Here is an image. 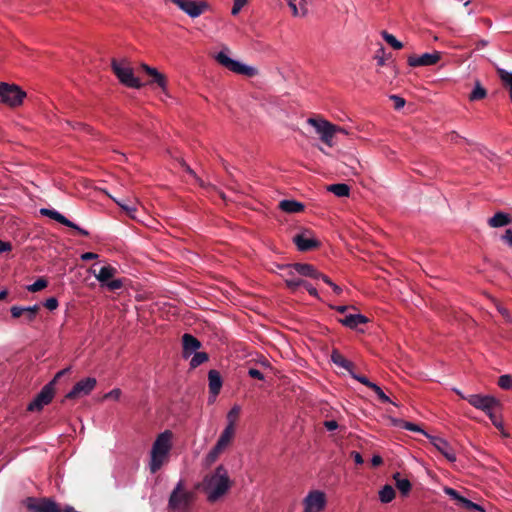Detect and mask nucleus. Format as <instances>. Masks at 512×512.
<instances>
[{
	"label": "nucleus",
	"mask_w": 512,
	"mask_h": 512,
	"mask_svg": "<svg viewBox=\"0 0 512 512\" xmlns=\"http://www.w3.org/2000/svg\"><path fill=\"white\" fill-rule=\"evenodd\" d=\"M231 484L226 468L223 465H219L214 473L206 475L203 480L208 501L216 502L228 492Z\"/></svg>",
	"instance_id": "obj_1"
},
{
	"label": "nucleus",
	"mask_w": 512,
	"mask_h": 512,
	"mask_svg": "<svg viewBox=\"0 0 512 512\" xmlns=\"http://www.w3.org/2000/svg\"><path fill=\"white\" fill-rule=\"evenodd\" d=\"M172 432L166 430L160 433L154 441L151 449V459L149 468L151 473H156L167 459L171 450Z\"/></svg>",
	"instance_id": "obj_2"
},
{
	"label": "nucleus",
	"mask_w": 512,
	"mask_h": 512,
	"mask_svg": "<svg viewBox=\"0 0 512 512\" xmlns=\"http://www.w3.org/2000/svg\"><path fill=\"white\" fill-rule=\"evenodd\" d=\"M71 367L64 368L56 373L54 378L48 382L41 391L36 395L34 400L28 405L29 411H40L45 405H48L55 395L56 383L66 375H69Z\"/></svg>",
	"instance_id": "obj_3"
},
{
	"label": "nucleus",
	"mask_w": 512,
	"mask_h": 512,
	"mask_svg": "<svg viewBox=\"0 0 512 512\" xmlns=\"http://www.w3.org/2000/svg\"><path fill=\"white\" fill-rule=\"evenodd\" d=\"M193 500V492L185 490L184 483L180 480L170 494L168 507L176 512H188Z\"/></svg>",
	"instance_id": "obj_4"
},
{
	"label": "nucleus",
	"mask_w": 512,
	"mask_h": 512,
	"mask_svg": "<svg viewBox=\"0 0 512 512\" xmlns=\"http://www.w3.org/2000/svg\"><path fill=\"white\" fill-rule=\"evenodd\" d=\"M111 68L123 85L135 89L142 87V83L134 76L133 69L129 66L127 60L123 59L118 61L116 59H112Z\"/></svg>",
	"instance_id": "obj_5"
},
{
	"label": "nucleus",
	"mask_w": 512,
	"mask_h": 512,
	"mask_svg": "<svg viewBox=\"0 0 512 512\" xmlns=\"http://www.w3.org/2000/svg\"><path fill=\"white\" fill-rule=\"evenodd\" d=\"M26 93L15 84L0 82V99L3 103L17 107L22 104Z\"/></svg>",
	"instance_id": "obj_6"
},
{
	"label": "nucleus",
	"mask_w": 512,
	"mask_h": 512,
	"mask_svg": "<svg viewBox=\"0 0 512 512\" xmlns=\"http://www.w3.org/2000/svg\"><path fill=\"white\" fill-rule=\"evenodd\" d=\"M463 399L468 401V403L474 408L483 411L485 414L490 412V410H495L501 406L500 401L490 395L471 394L467 397H463Z\"/></svg>",
	"instance_id": "obj_7"
},
{
	"label": "nucleus",
	"mask_w": 512,
	"mask_h": 512,
	"mask_svg": "<svg viewBox=\"0 0 512 512\" xmlns=\"http://www.w3.org/2000/svg\"><path fill=\"white\" fill-rule=\"evenodd\" d=\"M216 60L222 66H224L225 68L229 69L230 71H232L234 73L246 75L249 77H252L256 74V69L254 67L246 66L236 60L231 59L223 51H221L217 54Z\"/></svg>",
	"instance_id": "obj_8"
},
{
	"label": "nucleus",
	"mask_w": 512,
	"mask_h": 512,
	"mask_svg": "<svg viewBox=\"0 0 512 512\" xmlns=\"http://www.w3.org/2000/svg\"><path fill=\"white\" fill-rule=\"evenodd\" d=\"M277 268L283 271L280 276L283 278L289 291L296 293L301 284H304V279L296 276L298 274L293 267V263L277 265Z\"/></svg>",
	"instance_id": "obj_9"
},
{
	"label": "nucleus",
	"mask_w": 512,
	"mask_h": 512,
	"mask_svg": "<svg viewBox=\"0 0 512 512\" xmlns=\"http://www.w3.org/2000/svg\"><path fill=\"white\" fill-rule=\"evenodd\" d=\"M308 123L316 129V132L320 134V138L325 144L332 146V138L337 132L336 125L326 120H317L314 118H309Z\"/></svg>",
	"instance_id": "obj_10"
},
{
	"label": "nucleus",
	"mask_w": 512,
	"mask_h": 512,
	"mask_svg": "<svg viewBox=\"0 0 512 512\" xmlns=\"http://www.w3.org/2000/svg\"><path fill=\"white\" fill-rule=\"evenodd\" d=\"M170 1L192 18L199 17L208 8V4L205 1H197V0H170Z\"/></svg>",
	"instance_id": "obj_11"
},
{
	"label": "nucleus",
	"mask_w": 512,
	"mask_h": 512,
	"mask_svg": "<svg viewBox=\"0 0 512 512\" xmlns=\"http://www.w3.org/2000/svg\"><path fill=\"white\" fill-rule=\"evenodd\" d=\"M293 242L301 252L312 251L320 247L321 242L310 230H304L293 237Z\"/></svg>",
	"instance_id": "obj_12"
},
{
	"label": "nucleus",
	"mask_w": 512,
	"mask_h": 512,
	"mask_svg": "<svg viewBox=\"0 0 512 512\" xmlns=\"http://www.w3.org/2000/svg\"><path fill=\"white\" fill-rule=\"evenodd\" d=\"M304 512H320L325 508V493L319 490H313L304 498Z\"/></svg>",
	"instance_id": "obj_13"
},
{
	"label": "nucleus",
	"mask_w": 512,
	"mask_h": 512,
	"mask_svg": "<svg viewBox=\"0 0 512 512\" xmlns=\"http://www.w3.org/2000/svg\"><path fill=\"white\" fill-rule=\"evenodd\" d=\"M97 381L93 377H87L80 381H78L70 392H68L65 396V399L75 400L80 397L86 396L90 394V392L95 388Z\"/></svg>",
	"instance_id": "obj_14"
},
{
	"label": "nucleus",
	"mask_w": 512,
	"mask_h": 512,
	"mask_svg": "<svg viewBox=\"0 0 512 512\" xmlns=\"http://www.w3.org/2000/svg\"><path fill=\"white\" fill-rule=\"evenodd\" d=\"M40 214L43 216L49 217L50 219H53L64 226L74 229L82 236H85V237L89 236V232L87 230L81 228L76 223L70 221L64 215H62L61 213H59L58 211H56L54 209L42 208V209H40Z\"/></svg>",
	"instance_id": "obj_15"
},
{
	"label": "nucleus",
	"mask_w": 512,
	"mask_h": 512,
	"mask_svg": "<svg viewBox=\"0 0 512 512\" xmlns=\"http://www.w3.org/2000/svg\"><path fill=\"white\" fill-rule=\"evenodd\" d=\"M425 437H427L431 444L439 451L449 462L456 461V453L452 446L443 438L432 436L428 433H425Z\"/></svg>",
	"instance_id": "obj_16"
},
{
	"label": "nucleus",
	"mask_w": 512,
	"mask_h": 512,
	"mask_svg": "<svg viewBox=\"0 0 512 512\" xmlns=\"http://www.w3.org/2000/svg\"><path fill=\"white\" fill-rule=\"evenodd\" d=\"M441 59V53L435 51L433 53H424L421 56L410 55L407 59L408 65L411 67L431 66Z\"/></svg>",
	"instance_id": "obj_17"
},
{
	"label": "nucleus",
	"mask_w": 512,
	"mask_h": 512,
	"mask_svg": "<svg viewBox=\"0 0 512 512\" xmlns=\"http://www.w3.org/2000/svg\"><path fill=\"white\" fill-rule=\"evenodd\" d=\"M201 347V342L191 334L185 333L182 336V355L183 358L190 357Z\"/></svg>",
	"instance_id": "obj_18"
},
{
	"label": "nucleus",
	"mask_w": 512,
	"mask_h": 512,
	"mask_svg": "<svg viewBox=\"0 0 512 512\" xmlns=\"http://www.w3.org/2000/svg\"><path fill=\"white\" fill-rule=\"evenodd\" d=\"M142 70L151 77L150 83L157 84L163 91H165L167 87V79L166 76L160 73L156 68L150 67L147 64H141Z\"/></svg>",
	"instance_id": "obj_19"
},
{
	"label": "nucleus",
	"mask_w": 512,
	"mask_h": 512,
	"mask_svg": "<svg viewBox=\"0 0 512 512\" xmlns=\"http://www.w3.org/2000/svg\"><path fill=\"white\" fill-rule=\"evenodd\" d=\"M293 267L297 274L302 277H307L315 280H319L321 272H319L315 266L308 263H293Z\"/></svg>",
	"instance_id": "obj_20"
},
{
	"label": "nucleus",
	"mask_w": 512,
	"mask_h": 512,
	"mask_svg": "<svg viewBox=\"0 0 512 512\" xmlns=\"http://www.w3.org/2000/svg\"><path fill=\"white\" fill-rule=\"evenodd\" d=\"M208 386H209V393L213 396V397H216L218 396V394L220 393V390L222 388V384H223V381H222V377L219 373V371L217 370H210L208 372Z\"/></svg>",
	"instance_id": "obj_21"
},
{
	"label": "nucleus",
	"mask_w": 512,
	"mask_h": 512,
	"mask_svg": "<svg viewBox=\"0 0 512 512\" xmlns=\"http://www.w3.org/2000/svg\"><path fill=\"white\" fill-rule=\"evenodd\" d=\"M342 163L347 168V171H344V173L349 175H358L361 173L362 165L353 155H343Z\"/></svg>",
	"instance_id": "obj_22"
},
{
	"label": "nucleus",
	"mask_w": 512,
	"mask_h": 512,
	"mask_svg": "<svg viewBox=\"0 0 512 512\" xmlns=\"http://www.w3.org/2000/svg\"><path fill=\"white\" fill-rule=\"evenodd\" d=\"M336 310L342 314H347L342 320H369L367 316L359 313L358 309L354 306H337Z\"/></svg>",
	"instance_id": "obj_23"
},
{
	"label": "nucleus",
	"mask_w": 512,
	"mask_h": 512,
	"mask_svg": "<svg viewBox=\"0 0 512 512\" xmlns=\"http://www.w3.org/2000/svg\"><path fill=\"white\" fill-rule=\"evenodd\" d=\"M93 272L95 274L96 279L102 285H105L111 278L114 277L117 270H116V268H114L110 265H107V266L101 267L98 272H96V270H93Z\"/></svg>",
	"instance_id": "obj_24"
},
{
	"label": "nucleus",
	"mask_w": 512,
	"mask_h": 512,
	"mask_svg": "<svg viewBox=\"0 0 512 512\" xmlns=\"http://www.w3.org/2000/svg\"><path fill=\"white\" fill-rule=\"evenodd\" d=\"M331 360L332 362L337 365L338 367H341L345 370H347L349 373L354 367V364L347 360L338 350L334 349L331 353Z\"/></svg>",
	"instance_id": "obj_25"
},
{
	"label": "nucleus",
	"mask_w": 512,
	"mask_h": 512,
	"mask_svg": "<svg viewBox=\"0 0 512 512\" xmlns=\"http://www.w3.org/2000/svg\"><path fill=\"white\" fill-rule=\"evenodd\" d=\"M511 218L507 213L497 212L488 219V225L493 228L503 227L511 223Z\"/></svg>",
	"instance_id": "obj_26"
},
{
	"label": "nucleus",
	"mask_w": 512,
	"mask_h": 512,
	"mask_svg": "<svg viewBox=\"0 0 512 512\" xmlns=\"http://www.w3.org/2000/svg\"><path fill=\"white\" fill-rule=\"evenodd\" d=\"M294 16H305L308 13L307 0H286Z\"/></svg>",
	"instance_id": "obj_27"
},
{
	"label": "nucleus",
	"mask_w": 512,
	"mask_h": 512,
	"mask_svg": "<svg viewBox=\"0 0 512 512\" xmlns=\"http://www.w3.org/2000/svg\"><path fill=\"white\" fill-rule=\"evenodd\" d=\"M279 208L287 213H298L304 210V205L295 200H282L279 203Z\"/></svg>",
	"instance_id": "obj_28"
},
{
	"label": "nucleus",
	"mask_w": 512,
	"mask_h": 512,
	"mask_svg": "<svg viewBox=\"0 0 512 512\" xmlns=\"http://www.w3.org/2000/svg\"><path fill=\"white\" fill-rule=\"evenodd\" d=\"M234 435L235 428L231 426H226L225 429L222 431L216 444L218 445V447H222L223 449H225L231 443Z\"/></svg>",
	"instance_id": "obj_29"
},
{
	"label": "nucleus",
	"mask_w": 512,
	"mask_h": 512,
	"mask_svg": "<svg viewBox=\"0 0 512 512\" xmlns=\"http://www.w3.org/2000/svg\"><path fill=\"white\" fill-rule=\"evenodd\" d=\"M393 479L395 480L396 488L403 495H408L412 488L410 481L407 478H403L399 472L393 475Z\"/></svg>",
	"instance_id": "obj_30"
},
{
	"label": "nucleus",
	"mask_w": 512,
	"mask_h": 512,
	"mask_svg": "<svg viewBox=\"0 0 512 512\" xmlns=\"http://www.w3.org/2000/svg\"><path fill=\"white\" fill-rule=\"evenodd\" d=\"M327 191L333 193L337 197H348L350 193V187L345 183L331 184L327 186Z\"/></svg>",
	"instance_id": "obj_31"
},
{
	"label": "nucleus",
	"mask_w": 512,
	"mask_h": 512,
	"mask_svg": "<svg viewBox=\"0 0 512 512\" xmlns=\"http://www.w3.org/2000/svg\"><path fill=\"white\" fill-rule=\"evenodd\" d=\"M487 96V90L482 86L479 80L475 81V86L469 94L470 101L482 100Z\"/></svg>",
	"instance_id": "obj_32"
},
{
	"label": "nucleus",
	"mask_w": 512,
	"mask_h": 512,
	"mask_svg": "<svg viewBox=\"0 0 512 512\" xmlns=\"http://www.w3.org/2000/svg\"><path fill=\"white\" fill-rule=\"evenodd\" d=\"M393 424L397 427L412 431V432H420L425 436V431L417 424L402 420V419H393Z\"/></svg>",
	"instance_id": "obj_33"
},
{
	"label": "nucleus",
	"mask_w": 512,
	"mask_h": 512,
	"mask_svg": "<svg viewBox=\"0 0 512 512\" xmlns=\"http://www.w3.org/2000/svg\"><path fill=\"white\" fill-rule=\"evenodd\" d=\"M458 507L460 509H462V510L467 511V512H472V511L486 512L484 507H482L479 504H476V503L472 502L471 500H469V499H467L465 497H463V499L459 503Z\"/></svg>",
	"instance_id": "obj_34"
},
{
	"label": "nucleus",
	"mask_w": 512,
	"mask_h": 512,
	"mask_svg": "<svg viewBox=\"0 0 512 512\" xmlns=\"http://www.w3.org/2000/svg\"><path fill=\"white\" fill-rule=\"evenodd\" d=\"M395 498V490L390 485H385L379 491V499L382 503H389Z\"/></svg>",
	"instance_id": "obj_35"
},
{
	"label": "nucleus",
	"mask_w": 512,
	"mask_h": 512,
	"mask_svg": "<svg viewBox=\"0 0 512 512\" xmlns=\"http://www.w3.org/2000/svg\"><path fill=\"white\" fill-rule=\"evenodd\" d=\"M209 360V355L206 352H194V355L190 361V368L195 369L201 364Z\"/></svg>",
	"instance_id": "obj_36"
},
{
	"label": "nucleus",
	"mask_w": 512,
	"mask_h": 512,
	"mask_svg": "<svg viewBox=\"0 0 512 512\" xmlns=\"http://www.w3.org/2000/svg\"><path fill=\"white\" fill-rule=\"evenodd\" d=\"M497 75L501 79L503 85L512 92V73L502 68H497Z\"/></svg>",
	"instance_id": "obj_37"
},
{
	"label": "nucleus",
	"mask_w": 512,
	"mask_h": 512,
	"mask_svg": "<svg viewBox=\"0 0 512 512\" xmlns=\"http://www.w3.org/2000/svg\"><path fill=\"white\" fill-rule=\"evenodd\" d=\"M382 38L388 43L393 49L400 50L403 48L402 42L396 39V37L387 31H381Z\"/></svg>",
	"instance_id": "obj_38"
},
{
	"label": "nucleus",
	"mask_w": 512,
	"mask_h": 512,
	"mask_svg": "<svg viewBox=\"0 0 512 512\" xmlns=\"http://www.w3.org/2000/svg\"><path fill=\"white\" fill-rule=\"evenodd\" d=\"M241 412V407L239 405H234L231 410L227 414V426H231L235 428L236 423L238 421L239 415Z\"/></svg>",
	"instance_id": "obj_39"
},
{
	"label": "nucleus",
	"mask_w": 512,
	"mask_h": 512,
	"mask_svg": "<svg viewBox=\"0 0 512 512\" xmlns=\"http://www.w3.org/2000/svg\"><path fill=\"white\" fill-rule=\"evenodd\" d=\"M224 450L225 449H223L222 447H218V445L215 444V446L210 450V452L206 456L207 465H211L212 463H214Z\"/></svg>",
	"instance_id": "obj_40"
},
{
	"label": "nucleus",
	"mask_w": 512,
	"mask_h": 512,
	"mask_svg": "<svg viewBox=\"0 0 512 512\" xmlns=\"http://www.w3.org/2000/svg\"><path fill=\"white\" fill-rule=\"evenodd\" d=\"M47 285H48V281L45 278L40 277L33 284L28 285L27 286V290L29 292H33L34 293V292H38V291L46 288Z\"/></svg>",
	"instance_id": "obj_41"
},
{
	"label": "nucleus",
	"mask_w": 512,
	"mask_h": 512,
	"mask_svg": "<svg viewBox=\"0 0 512 512\" xmlns=\"http://www.w3.org/2000/svg\"><path fill=\"white\" fill-rule=\"evenodd\" d=\"M498 385L504 390H512V376L505 374L499 377Z\"/></svg>",
	"instance_id": "obj_42"
},
{
	"label": "nucleus",
	"mask_w": 512,
	"mask_h": 512,
	"mask_svg": "<svg viewBox=\"0 0 512 512\" xmlns=\"http://www.w3.org/2000/svg\"><path fill=\"white\" fill-rule=\"evenodd\" d=\"M444 493L446 495H448L452 500H454L457 506L459 505V503L463 499V496L460 495V493L457 490H455V489H453L451 487H445L444 488Z\"/></svg>",
	"instance_id": "obj_43"
},
{
	"label": "nucleus",
	"mask_w": 512,
	"mask_h": 512,
	"mask_svg": "<svg viewBox=\"0 0 512 512\" xmlns=\"http://www.w3.org/2000/svg\"><path fill=\"white\" fill-rule=\"evenodd\" d=\"M346 327H348L349 329L353 330V331H356L358 333H364L365 332V328H364V324L366 322H342Z\"/></svg>",
	"instance_id": "obj_44"
},
{
	"label": "nucleus",
	"mask_w": 512,
	"mask_h": 512,
	"mask_svg": "<svg viewBox=\"0 0 512 512\" xmlns=\"http://www.w3.org/2000/svg\"><path fill=\"white\" fill-rule=\"evenodd\" d=\"M123 280L122 279H110L105 286L111 291L119 290L123 287Z\"/></svg>",
	"instance_id": "obj_45"
},
{
	"label": "nucleus",
	"mask_w": 512,
	"mask_h": 512,
	"mask_svg": "<svg viewBox=\"0 0 512 512\" xmlns=\"http://www.w3.org/2000/svg\"><path fill=\"white\" fill-rule=\"evenodd\" d=\"M489 419L491 420L492 424L497 428V429H503V424H502V420L500 419L499 416L496 415V413L494 412V410H490V412H488L486 414Z\"/></svg>",
	"instance_id": "obj_46"
},
{
	"label": "nucleus",
	"mask_w": 512,
	"mask_h": 512,
	"mask_svg": "<svg viewBox=\"0 0 512 512\" xmlns=\"http://www.w3.org/2000/svg\"><path fill=\"white\" fill-rule=\"evenodd\" d=\"M350 375L356 379L357 381H359L360 383L364 384L365 386L369 387L370 389L372 388V386L375 384L373 382H371L366 376L364 375H359V374H356L353 372V369L351 370L350 372Z\"/></svg>",
	"instance_id": "obj_47"
},
{
	"label": "nucleus",
	"mask_w": 512,
	"mask_h": 512,
	"mask_svg": "<svg viewBox=\"0 0 512 512\" xmlns=\"http://www.w3.org/2000/svg\"><path fill=\"white\" fill-rule=\"evenodd\" d=\"M371 389L375 392V394L378 396L379 400L382 403H387L391 401L390 398L383 392V390L377 384H374Z\"/></svg>",
	"instance_id": "obj_48"
},
{
	"label": "nucleus",
	"mask_w": 512,
	"mask_h": 512,
	"mask_svg": "<svg viewBox=\"0 0 512 512\" xmlns=\"http://www.w3.org/2000/svg\"><path fill=\"white\" fill-rule=\"evenodd\" d=\"M390 100L393 101L394 108L396 110L402 109L405 106V103H406L404 98H402V97H400L398 95H395V94L390 95Z\"/></svg>",
	"instance_id": "obj_49"
},
{
	"label": "nucleus",
	"mask_w": 512,
	"mask_h": 512,
	"mask_svg": "<svg viewBox=\"0 0 512 512\" xmlns=\"http://www.w3.org/2000/svg\"><path fill=\"white\" fill-rule=\"evenodd\" d=\"M248 0H234L231 13L237 15L241 9L247 4Z\"/></svg>",
	"instance_id": "obj_50"
},
{
	"label": "nucleus",
	"mask_w": 512,
	"mask_h": 512,
	"mask_svg": "<svg viewBox=\"0 0 512 512\" xmlns=\"http://www.w3.org/2000/svg\"><path fill=\"white\" fill-rule=\"evenodd\" d=\"M39 310H40V306L37 304L33 305V306L25 307V315L29 319L35 318Z\"/></svg>",
	"instance_id": "obj_51"
},
{
	"label": "nucleus",
	"mask_w": 512,
	"mask_h": 512,
	"mask_svg": "<svg viewBox=\"0 0 512 512\" xmlns=\"http://www.w3.org/2000/svg\"><path fill=\"white\" fill-rule=\"evenodd\" d=\"M301 287L305 288L311 296L318 297L316 288L313 287L312 284L307 280L304 279V284H301Z\"/></svg>",
	"instance_id": "obj_52"
},
{
	"label": "nucleus",
	"mask_w": 512,
	"mask_h": 512,
	"mask_svg": "<svg viewBox=\"0 0 512 512\" xmlns=\"http://www.w3.org/2000/svg\"><path fill=\"white\" fill-rule=\"evenodd\" d=\"M25 314V307L13 306L11 308V315L13 318H20Z\"/></svg>",
	"instance_id": "obj_53"
},
{
	"label": "nucleus",
	"mask_w": 512,
	"mask_h": 512,
	"mask_svg": "<svg viewBox=\"0 0 512 512\" xmlns=\"http://www.w3.org/2000/svg\"><path fill=\"white\" fill-rule=\"evenodd\" d=\"M44 306L49 310H54L58 307V300L55 297H50L45 301Z\"/></svg>",
	"instance_id": "obj_54"
},
{
	"label": "nucleus",
	"mask_w": 512,
	"mask_h": 512,
	"mask_svg": "<svg viewBox=\"0 0 512 512\" xmlns=\"http://www.w3.org/2000/svg\"><path fill=\"white\" fill-rule=\"evenodd\" d=\"M248 375L251 378H254V379H258V380H263L264 379L263 373L260 370L256 369V368H250L248 370Z\"/></svg>",
	"instance_id": "obj_55"
},
{
	"label": "nucleus",
	"mask_w": 512,
	"mask_h": 512,
	"mask_svg": "<svg viewBox=\"0 0 512 512\" xmlns=\"http://www.w3.org/2000/svg\"><path fill=\"white\" fill-rule=\"evenodd\" d=\"M384 54H385V51H384V48H380L376 55H375V59L377 60V64L379 66H384L385 65V57H384Z\"/></svg>",
	"instance_id": "obj_56"
},
{
	"label": "nucleus",
	"mask_w": 512,
	"mask_h": 512,
	"mask_svg": "<svg viewBox=\"0 0 512 512\" xmlns=\"http://www.w3.org/2000/svg\"><path fill=\"white\" fill-rule=\"evenodd\" d=\"M120 396H121V390L116 388V389L111 390L107 394H105L104 398L105 399L112 398L114 400H118L120 398Z\"/></svg>",
	"instance_id": "obj_57"
},
{
	"label": "nucleus",
	"mask_w": 512,
	"mask_h": 512,
	"mask_svg": "<svg viewBox=\"0 0 512 512\" xmlns=\"http://www.w3.org/2000/svg\"><path fill=\"white\" fill-rule=\"evenodd\" d=\"M502 240L512 247V230L507 229L502 236Z\"/></svg>",
	"instance_id": "obj_58"
},
{
	"label": "nucleus",
	"mask_w": 512,
	"mask_h": 512,
	"mask_svg": "<svg viewBox=\"0 0 512 512\" xmlns=\"http://www.w3.org/2000/svg\"><path fill=\"white\" fill-rule=\"evenodd\" d=\"M324 427L328 431H334V430H336L338 428V423L335 420H328V421L324 422Z\"/></svg>",
	"instance_id": "obj_59"
},
{
	"label": "nucleus",
	"mask_w": 512,
	"mask_h": 512,
	"mask_svg": "<svg viewBox=\"0 0 512 512\" xmlns=\"http://www.w3.org/2000/svg\"><path fill=\"white\" fill-rule=\"evenodd\" d=\"M12 245L10 242H5L0 240V253H4L7 251H11Z\"/></svg>",
	"instance_id": "obj_60"
},
{
	"label": "nucleus",
	"mask_w": 512,
	"mask_h": 512,
	"mask_svg": "<svg viewBox=\"0 0 512 512\" xmlns=\"http://www.w3.org/2000/svg\"><path fill=\"white\" fill-rule=\"evenodd\" d=\"M96 258H98V254L93 253V252H86V253L81 255V259L83 261H89V260H93V259H96Z\"/></svg>",
	"instance_id": "obj_61"
},
{
	"label": "nucleus",
	"mask_w": 512,
	"mask_h": 512,
	"mask_svg": "<svg viewBox=\"0 0 512 512\" xmlns=\"http://www.w3.org/2000/svg\"><path fill=\"white\" fill-rule=\"evenodd\" d=\"M351 456L353 457L354 461L356 464H363L364 460H363V457L361 456V454L357 451H352L351 452Z\"/></svg>",
	"instance_id": "obj_62"
},
{
	"label": "nucleus",
	"mask_w": 512,
	"mask_h": 512,
	"mask_svg": "<svg viewBox=\"0 0 512 512\" xmlns=\"http://www.w3.org/2000/svg\"><path fill=\"white\" fill-rule=\"evenodd\" d=\"M383 463V459L379 455H374L371 460V464L373 467H377Z\"/></svg>",
	"instance_id": "obj_63"
},
{
	"label": "nucleus",
	"mask_w": 512,
	"mask_h": 512,
	"mask_svg": "<svg viewBox=\"0 0 512 512\" xmlns=\"http://www.w3.org/2000/svg\"><path fill=\"white\" fill-rule=\"evenodd\" d=\"M498 311H499V313L501 314V316H503V317H507V318H508V317H510V315H509V312H508L507 308H505V307H503V306L499 305V306H498Z\"/></svg>",
	"instance_id": "obj_64"
}]
</instances>
